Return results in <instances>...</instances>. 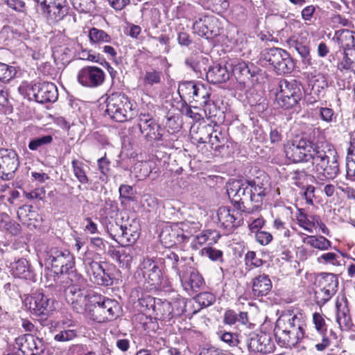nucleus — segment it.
I'll return each instance as SVG.
<instances>
[{
    "label": "nucleus",
    "instance_id": "obj_45",
    "mask_svg": "<svg viewBox=\"0 0 355 355\" xmlns=\"http://www.w3.org/2000/svg\"><path fill=\"white\" fill-rule=\"evenodd\" d=\"M218 338L229 347H236L240 344L239 334L225 331H220L217 333Z\"/></svg>",
    "mask_w": 355,
    "mask_h": 355
},
{
    "label": "nucleus",
    "instance_id": "obj_8",
    "mask_svg": "<svg viewBox=\"0 0 355 355\" xmlns=\"http://www.w3.org/2000/svg\"><path fill=\"white\" fill-rule=\"evenodd\" d=\"M304 96L301 84L295 80H281L275 93L279 107L289 110L297 106Z\"/></svg>",
    "mask_w": 355,
    "mask_h": 355
},
{
    "label": "nucleus",
    "instance_id": "obj_59",
    "mask_svg": "<svg viewBox=\"0 0 355 355\" xmlns=\"http://www.w3.org/2000/svg\"><path fill=\"white\" fill-rule=\"evenodd\" d=\"M336 309V321L350 315L349 310L347 306V301H344L343 303L337 302Z\"/></svg>",
    "mask_w": 355,
    "mask_h": 355
},
{
    "label": "nucleus",
    "instance_id": "obj_51",
    "mask_svg": "<svg viewBox=\"0 0 355 355\" xmlns=\"http://www.w3.org/2000/svg\"><path fill=\"white\" fill-rule=\"evenodd\" d=\"M340 257L334 252L324 253L318 257L317 261L319 263L331 264L333 266H340Z\"/></svg>",
    "mask_w": 355,
    "mask_h": 355
},
{
    "label": "nucleus",
    "instance_id": "obj_55",
    "mask_svg": "<svg viewBox=\"0 0 355 355\" xmlns=\"http://www.w3.org/2000/svg\"><path fill=\"white\" fill-rule=\"evenodd\" d=\"M202 254L209 257L214 261H223V252L220 250L216 249L213 247L204 248L202 249Z\"/></svg>",
    "mask_w": 355,
    "mask_h": 355
},
{
    "label": "nucleus",
    "instance_id": "obj_43",
    "mask_svg": "<svg viewBox=\"0 0 355 355\" xmlns=\"http://www.w3.org/2000/svg\"><path fill=\"white\" fill-rule=\"evenodd\" d=\"M336 293V291L325 289L316 286L315 291V298L316 304L319 306H323Z\"/></svg>",
    "mask_w": 355,
    "mask_h": 355
},
{
    "label": "nucleus",
    "instance_id": "obj_38",
    "mask_svg": "<svg viewBox=\"0 0 355 355\" xmlns=\"http://www.w3.org/2000/svg\"><path fill=\"white\" fill-rule=\"evenodd\" d=\"M191 99L198 103L201 106L209 101L211 92L210 88L205 86L203 84L197 83V87L193 90Z\"/></svg>",
    "mask_w": 355,
    "mask_h": 355
},
{
    "label": "nucleus",
    "instance_id": "obj_50",
    "mask_svg": "<svg viewBox=\"0 0 355 355\" xmlns=\"http://www.w3.org/2000/svg\"><path fill=\"white\" fill-rule=\"evenodd\" d=\"M319 111L320 119L328 123L336 121L337 115L333 109L327 107H317Z\"/></svg>",
    "mask_w": 355,
    "mask_h": 355
},
{
    "label": "nucleus",
    "instance_id": "obj_48",
    "mask_svg": "<svg viewBox=\"0 0 355 355\" xmlns=\"http://www.w3.org/2000/svg\"><path fill=\"white\" fill-rule=\"evenodd\" d=\"M17 73L15 67L9 66L6 64L0 62V80L2 82H8L13 78Z\"/></svg>",
    "mask_w": 355,
    "mask_h": 355
},
{
    "label": "nucleus",
    "instance_id": "obj_44",
    "mask_svg": "<svg viewBox=\"0 0 355 355\" xmlns=\"http://www.w3.org/2000/svg\"><path fill=\"white\" fill-rule=\"evenodd\" d=\"M297 220L300 227L311 233L313 232V228L315 227V223L318 221V216L301 214L298 216Z\"/></svg>",
    "mask_w": 355,
    "mask_h": 355
},
{
    "label": "nucleus",
    "instance_id": "obj_32",
    "mask_svg": "<svg viewBox=\"0 0 355 355\" xmlns=\"http://www.w3.org/2000/svg\"><path fill=\"white\" fill-rule=\"evenodd\" d=\"M318 287L325 289H330L331 291H336L338 287V279L337 276L333 273L322 272L321 273L318 279Z\"/></svg>",
    "mask_w": 355,
    "mask_h": 355
},
{
    "label": "nucleus",
    "instance_id": "obj_53",
    "mask_svg": "<svg viewBox=\"0 0 355 355\" xmlns=\"http://www.w3.org/2000/svg\"><path fill=\"white\" fill-rule=\"evenodd\" d=\"M312 89L315 94L319 95L321 90L328 87V83L323 74H318L313 77L312 80Z\"/></svg>",
    "mask_w": 355,
    "mask_h": 355
},
{
    "label": "nucleus",
    "instance_id": "obj_2",
    "mask_svg": "<svg viewBox=\"0 0 355 355\" xmlns=\"http://www.w3.org/2000/svg\"><path fill=\"white\" fill-rule=\"evenodd\" d=\"M286 157L295 163L311 160V172L317 182L324 184L339 173L338 155L334 146L326 141L313 143L306 137L295 138L285 147Z\"/></svg>",
    "mask_w": 355,
    "mask_h": 355
},
{
    "label": "nucleus",
    "instance_id": "obj_49",
    "mask_svg": "<svg viewBox=\"0 0 355 355\" xmlns=\"http://www.w3.org/2000/svg\"><path fill=\"white\" fill-rule=\"evenodd\" d=\"M53 141L51 135H44L33 139L28 144V148L31 150H37L40 148L51 144Z\"/></svg>",
    "mask_w": 355,
    "mask_h": 355
},
{
    "label": "nucleus",
    "instance_id": "obj_62",
    "mask_svg": "<svg viewBox=\"0 0 355 355\" xmlns=\"http://www.w3.org/2000/svg\"><path fill=\"white\" fill-rule=\"evenodd\" d=\"M45 195V191L43 188H37L30 192L24 191V196L28 200H42Z\"/></svg>",
    "mask_w": 355,
    "mask_h": 355
},
{
    "label": "nucleus",
    "instance_id": "obj_11",
    "mask_svg": "<svg viewBox=\"0 0 355 355\" xmlns=\"http://www.w3.org/2000/svg\"><path fill=\"white\" fill-rule=\"evenodd\" d=\"M135 277L139 283L157 288L162 284L163 275L159 263L146 258L140 263Z\"/></svg>",
    "mask_w": 355,
    "mask_h": 355
},
{
    "label": "nucleus",
    "instance_id": "obj_61",
    "mask_svg": "<svg viewBox=\"0 0 355 355\" xmlns=\"http://www.w3.org/2000/svg\"><path fill=\"white\" fill-rule=\"evenodd\" d=\"M211 232L210 231H202L199 234L196 235L192 242L193 246L198 248V245L205 244L209 239Z\"/></svg>",
    "mask_w": 355,
    "mask_h": 355
},
{
    "label": "nucleus",
    "instance_id": "obj_27",
    "mask_svg": "<svg viewBox=\"0 0 355 355\" xmlns=\"http://www.w3.org/2000/svg\"><path fill=\"white\" fill-rule=\"evenodd\" d=\"M333 40L345 51L351 49L355 46V33L348 29L336 31Z\"/></svg>",
    "mask_w": 355,
    "mask_h": 355
},
{
    "label": "nucleus",
    "instance_id": "obj_12",
    "mask_svg": "<svg viewBox=\"0 0 355 355\" xmlns=\"http://www.w3.org/2000/svg\"><path fill=\"white\" fill-rule=\"evenodd\" d=\"M121 306L115 300L100 297L90 310L91 318L97 322H106L116 319L119 314Z\"/></svg>",
    "mask_w": 355,
    "mask_h": 355
},
{
    "label": "nucleus",
    "instance_id": "obj_3",
    "mask_svg": "<svg viewBox=\"0 0 355 355\" xmlns=\"http://www.w3.org/2000/svg\"><path fill=\"white\" fill-rule=\"evenodd\" d=\"M306 322L301 313L288 312L276 321L274 335L277 343L284 347H293L305 337Z\"/></svg>",
    "mask_w": 355,
    "mask_h": 355
},
{
    "label": "nucleus",
    "instance_id": "obj_34",
    "mask_svg": "<svg viewBox=\"0 0 355 355\" xmlns=\"http://www.w3.org/2000/svg\"><path fill=\"white\" fill-rule=\"evenodd\" d=\"M294 67V62L290 54L286 51L283 53V56L279 62L274 66L273 69L277 74L282 75L291 73Z\"/></svg>",
    "mask_w": 355,
    "mask_h": 355
},
{
    "label": "nucleus",
    "instance_id": "obj_35",
    "mask_svg": "<svg viewBox=\"0 0 355 355\" xmlns=\"http://www.w3.org/2000/svg\"><path fill=\"white\" fill-rule=\"evenodd\" d=\"M302 242L320 250H329L331 246V242L323 236H306Z\"/></svg>",
    "mask_w": 355,
    "mask_h": 355
},
{
    "label": "nucleus",
    "instance_id": "obj_64",
    "mask_svg": "<svg viewBox=\"0 0 355 355\" xmlns=\"http://www.w3.org/2000/svg\"><path fill=\"white\" fill-rule=\"evenodd\" d=\"M245 261L247 264L250 263L255 267H259L263 264L261 259L257 257L255 252L249 251L245 255Z\"/></svg>",
    "mask_w": 355,
    "mask_h": 355
},
{
    "label": "nucleus",
    "instance_id": "obj_39",
    "mask_svg": "<svg viewBox=\"0 0 355 355\" xmlns=\"http://www.w3.org/2000/svg\"><path fill=\"white\" fill-rule=\"evenodd\" d=\"M202 106L204 107L203 112L205 116L210 119L211 122L214 123V124H217L220 121V115L223 113L215 103L209 100Z\"/></svg>",
    "mask_w": 355,
    "mask_h": 355
},
{
    "label": "nucleus",
    "instance_id": "obj_47",
    "mask_svg": "<svg viewBox=\"0 0 355 355\" xmlns=\"http://www.w3.org/2000/svg\"><path fill=\"white\" fill-rule=\"evenodd\" d=\"M195 300L201 308L207 307L214 303L216 297L212 293L202 292L196 295Z\"/></svg>",
    "mask_w": 355,
    "mask_h": 355
},
{
    "label": "nucleus",
    "instance_id": "obj_4",
    "mask_svg": "<svg viewBox=\"0 0 355 355\" xmlns=\"http://www.w3.org/2000/svg\"><path fill=\"white\" fill-rule=\"evenodd\" d=\"M165 259L176 272L183 289L189 295L198 292L204 285L202 277L195 268L187 263L185 258H180L175 252H169L166 254Z\"/></svg>",
    "mask_w": 355,
    "mask_h": 355
},
{
    "label": "nucleus",
    "instance_id": "obj_46",
    "mask_svg": "<svg viewBox=\"0 0 355 355\" xmlns=\"http://www.w3.org/2000/svg\"><path fill=\"white\" fill-rule=\"evenodd\" d=\"M26 342L33 354L37 355L44 352L45 345L42 338L31 336L26 339Z\"/></svg>",
    "mask_w": 355,
    "mask_h": 355
},
{
    "label": "nucleus",
    "instance_id": "obj_17",
    "mask_svg": "<svg viewBox=\"0 0 355 355\" xmlns=\"http://www.w3.org/2000/svg\"><path fill=\"white\" fill-rule=\"evenodd\" d=\"M19 165V157L15 150L0 148V178L2 180H12Z\"/></svg>",
    "mask_w": 355,
    "mask_h": 355
},
{
    "label": "nucleus",
    "instance_id": "obj_25",
    "mask_svg": "<svg viewBox=\"0 0 355 355\" xmlns=\"http://www.w3.org/2000/svg\"><path fill=\"white\" fill-rule=\"evenodd\" d=\"M47 9L44 11H37L38 12L45 15L49 24H54L62 20L68 13V6L67 3H62L60 6L58 4H48Z\"/></svg>",
    "mask_w": 355,
    "mask_h": 355
},
{
    "label": "nucleus",
    "instance_id": "obj_18",
    "mask_svg": "<svg viewBox=\"0 0 355 355\" xmlns=\"http://www.w3.org/2000/svg\"><path fill=\"white\" fill-rule=\"evenodd\" d=\"M247 346L249 352L253 353L269 354L275 349L274 342L267 334H250L247 340Z\"/></svg>",
    "mask_w": 355,
    "mask_h": 355
},
{
    "label": "nucleus",
    "instance_id": "obj_20",
    "mask_svg": "<svg viewBox=\"0 0 355 355\" xmlns=\"http://www.w3.org/2000/svg\"><path fill=\"white\" fill-rule=\"evenodd\" d=\"M202 131H205L207 134V137L205 139L200 137L198 142L202 144L209 142L211 148L218 151L225 146L227 137L218 125L214 124V126L209 125Z\"/></svg>",
    "mask_w": 355,
    "mask_h": 355
},
{
    "label": "nucleus",
    "instance_id": "obj_21",
    "mask_svg": "<svg viewBox=\"0 0 355 355\" xmlns=\"http://www.w3.org/2000/svg\"><path fill=\"white\" fill-rule=\"evenodd\" d=\"M10 274L15 278L35 282V273L30 263L24 258L10 263L9 266Z\"/></svg>",
    "mask_w": 355,
    "mask_h": 355
},
{
    "label": "nucleus",
    "instance_id": "obj_60",
    "mask_svg": "<svg viewBox=\"0 0 355 355\" xmlns=\"http://www.w3.org/2000/svg\"><path fill=\"white\" fill-rule=\"evenodd\" d=\"M254 234L256 241L262 245L269 244L272 240V234L266 231H259Z\"/></svg>",
    "mask_w": 355,
    "mask_h": 355
},
{
    "label": "nucleus",
    "instance_id": "obj_40",
    "mask_svg": "<svg viewBox=\"0 0 355 355\" xmlns=\"http://www.w3.org/2000/svg\"><path fill=\"white\" fill-rule=\"evenodd\" d=\"M135 254V250L129 246L121 250L116 251L115 253L120 266L125 268L130 266Z\"/></svg>",
    "mask_w": 355,
    "mask_h": 355
},
{
    "label": "nucleus",
    "instance_id": "obj_28",
    "mask_svg": "<svg viewBox=\"0 0 355 355\" xmlns=\"http://www.w3.org/2000/svg\"><path fill=\"white\" fill-rule=\"evenodd\" d=\"M232 73L238 78H245L250 79L255 76L257 69L252 63H247L244 61L235 60L232 64Z\"/></svg>",
    "mask_w": 355,
    "mask_h": 355
},
{
    "label": "nucleus",
    "instance_id": "obj_37",
    "mask_svg": "<svg viewBox=\"0 0 355 355\" xmlns=\"http://www.w3.org/2000/svg\"><path fill=\"white\" fill-rule=\"evenodd\" d=\"M89 41L92 44L110 43L112 37L102 29L93 27L89 31Z\"/></svg>",
    "mask_w": 355,
    "mask_h": 355
},
{
    "label": "nucleus",
    "instance_id": "obj_63",
    "mask_svg": "<svg viewBox=\"0 0 355 355\" xmlns=\"http://www.w3.org/2000/svg\"><path fill=\"white\" fill-rule=\"evenodd\" d=\"M306 177V173L304 171L296 170L291 173V179L293 181V184L297 187L302 184Z\"/></svg>",
    "mask_w": 355,
    "mask_h": 355
},
{
    "label": "nucleus",
    "instance_id": "obj_52",
    "mask_svg": "<svg viewBox=\"0 0 355 355\" xmlns=\"http://www.w3.org/2000/svg\"><path fill=\"white\" fill-rule=\"evenodd\" d=\"M123 225H119L117 223H110L106 226L107 232L118 243H119V239L123 235Z\"/></svg>",
    "mask_w": 355,
    "mask_h": 355
},
{
    "label": "nucleus",
    "instance_id": "obj_41",
    "mask_svg": "<svg viewBox=\"0 0 355 355\" xmlns=\"http://www.w3.org/2000/svg\"><path fill=\"white\" fill-rule=\"evenodd\" d=\"M197 87V84L193 81H186L180 83L178 87V94L182 100L190 101L192 98L193 90Z\"/></svg>",
    "mask_w": 355,
    "mask_h": 355
},
{
    "label": "nucleus",
    "instance_id": "obj_9",
    "mask_svg": "<svg viewBox=\"0 0 355 355\" xmlns=\"http://www.w3.org/2000/svg\"><path fill=\"white\" fill-rule=\"evenodd\" d=\"M46 264L51 266L55 274L64 275L65 280L71 272H77L75 268V258L66 249L51 247L46 251Z\"/></svg>",
    "mask_w": 355,
    "mask_h": 355
},
{
    "label": "nucleus",
    "instance_id": "obj_42",
    "mask_svg": "<svg viewBox=\"0 0 355 355\" xmlns=\"http://www.w3.org/2000/svg\"><path fill=\"white\" fill-rule=\"evenodd\" d=\"M71 3L77 11L83 13H91L96 9L95 0H71Z\"/></svg>",
    "mask_w": 355,
    "mask_h": 355
},
{
    "label": "nucleus",
    "instance_id": "obj_24",
    "mask_svg": "<svg viewBox=\"0 0 355 355\" xmlns=\"http://www.w3.org/2000/svg\"><path fill=\"white\" fill-rule=\"evenodd\" d=\"M61 330L54 336V340L58 342H67L77 336V324L69 319L62 320L59 323Z\"/></svg>",
    "mask_w": 355,
    "mask_h": 355
},
{
    "label": "nucleus",
    "instance_id": "obj_33",
    "mask_svg": "<svg viewBox=\"0 0 355 355\" xmlns=\"http://www.w3.org/2000/svg\"><path fill=\"white\" fill-rule=\"evenodd\" d=\"M123 235L119 239V244L123 246H130L139 239L140 233L136 227L130 225L123 227Z\"/></svg>",
    "mask_w": 355,
    "mask_h": 355
},
{
    "label": "nucleus",
    "instance_id": "obj_23",
    "mask_svg": "<svg viewBox=\"0 0 355 355\" xmlns=\"http://www.w3.org/2000/svg\"><path fill=\"white\" fill-rule=\"evenodd\" d=\"M272 287V282L268 275L261 274L255 277L252 280V291L256 297L266 296Z\"/></svg>",
    "mask_w": 355,
    "mask_h": 355
},
{
    "label": "nucleus",
    "instance_id": "obj_10",
    "mask_svg": "<svg viewBox=\"0 0 355 355\" xmlns=\"http://www.w3.org/2000/svg\"><path fill=\"white\" fill-rule=\"evenodd\" d=\"M105 112L112 120L123 123L132 117V104L124 94L113 93L107 98Z\"/></svg>",
    "mask_w": 355,
    "mask_h": 355
},
{
    "label": "nucleus",
    "instance_id": "obj_57",
    "mask_svg": "<svg viewBox=\"0 0 355 355\" xmlns=\"http://www.w3.org/2000/svg\"><path fill=\"white\" fill-rule=\"evenodd\" d=\"M35 2V8L37 11H44L47 9L48 4H58L60 6L62 3H67V0H33Z\"/></svg>",
    "mask_w": 355,
    "mask_h": 355
},
{
    "label": "nucleus",
    "instance_id": "obj_1",
    "mask_svg": "<svg viewBox=\"0 0 355 355\" xmlns=\"http://www.w3.org/2000/svg\"><path fill=\"white\" fill-rule=\"evenodd\" d=\"M268 177L263 173L253 179H239L229 182L227 193L235 209L220 207L216 211L218 227L226 234L232 233L239 227L242 220L241 212L251 213L253 209L245 204L251 203L259 207L266 195Z\"/></svg>",
    "mask_w": 355,
    "mask_h": 355
},
{
    "label": "nucleus",
    "instance_id": "obj_22",
    "mask_svg": "<svg viewBox=\"0 0 355 355\" xmlns=\"http://www.w3.org/2000/svg\"><path fill=\"white\" fill-rule=\"evenodd\" d=\"M312 322L316 331L322 336V342L315 345L318 351H323L330 345V340L327 336L328 325L325 321V315L319 312H315L312 315Z\"/></svg>",
    "mask_w": 355,
    "mask_h": 355
},
{
    "label": "nucleus",
    "instance_id": "obj_26",
    "mask_svg": "<svg viewBox=\"0 0 355 355\" xmlns=\"http://www.w3.org/2000/svg\"><path fill=\"white\" fill-rule=\"evenodd\" d=\"M163 73L162 70L153 67L146 68L139 80L145 88H150L162 82Z\"/></svg>",
    "mask_w": 355,
    "mask_h": 355
},
{
    "label": "nucleus",
    "instance_id": "obj_30",
    "mask_svg": "<svg viewBox=\"0 0 355 355\" xmlns=\"http://www.w3.org/2000/svg\"><path fill=\"white\" fill-rule=\"evenodd\" d=\"M207 62V58L199 55H191L185 61L186 64L193 70L198 77H201L203 74L206 75L208 71Z\"/></svg>",
    "mask_w": 355,
    "mask_h": 355
},
{
    "label": "nucleus",
    "instance_id": "obj_13",
    "mask_svg": "<svg viewBox=\"0 0 355 355\" xmlns=\"http://www.w3.org/2000/svg\"><path fill=\"white\" fill-rule=\"evenodd\" d=\"M91 252H85L83 257V261L87 274L91 281L101 286H110L112 284V279L103 268L101 262L95 261L89 255Z\"/></svg>",
    "mask_w": 355,
    "mask_h": 355
},
{
    "label": "nucleus",
    "instance_id": "obj_5",
    "mask_svg": "<svg viewBox=\"0 0 355 355\" xmlns=\"http://www.w3.org/2000/svg\"><path fill=\"white\" fill-rule=\"evenodd\" d=\"M65 284L64 295L67 301L75 311L84 313L88 303L86 279L80 274L73 272L69 274Z\"/></svg>",
    "mask_w": 355,
    "mask_h": 355
},
{
    "label": "nucleus",
    "instance_id": "obj_14",
    "mask_svg": "<svg viewBox=\"0 0 355 355\" xmlns=\"http://www.w3.org/2000/svg\"><path fill=\"white\" fill-rule=\"evenodd\" d=\"M78 83L87 89H96L101 87L105 80V73L96 66H85L77 73Z\"/></svg>",
    "mask_w": 355,
    "mask_h": 355
},
{
    "label": "nucleus",
    "instance_id": "obj_58",
    "mask_svg": "<svg viewBox=\"0 0 355 355\" xmlns=\"http://www.w3.org/2000/svg\"><path fill=\"white\" fill-rule=\"evenodd\" d=\"M198 355H233L232 353L214 347H203L200 349Z\"/></svg>",
    "mask_w": 355,
    "mask_h": 355
},
{
    "label": "nucleus",
    "instance_id": "obj_15",
    "mask_svg": "<svg viewBox=\"0 0 355 355\" xmlns=\"http://www.w3.org/2000/svg\"><path fill=\"white\" fill-rule=\"evenodd\" d=\"M26 306L36 315H49L53 310L54 301L42 292L37 291L26 297Z\"/></svg>",
    "mask_w": 355,
    "mask_h": 355
},
{
    "label": "nucleus",
    "instance_id": "obj_36",
    "mask_svg": "<svg viewBox=\"0 0 355 355\" xmlns=\"http://www.w3.org/2000/svg\"><path fill=\"white\" fill-rule=\"evenodd\" d=\"M71 166L74 176L81 184L89 183V178L87 175V169L89 167L87 165L81 161L73 159L71 162Z\"/></svg>",
    "mask_w": 355,
    "mask_h": 355
},
{
    "label": "nucleus",
    "instance_id": "obj_7",
    "mask_svg": "<svg viewBox=\"0 0 355 355\" xmlns=\"http://www.w3.org/2000/svg\"><path fill=\"white\" fill-rule=\"evenodd\" d=\"M19 93L30 100L40 103L55 102L58 97L56 85L50 82L35 83H22L18 89Z\"/></svg>",
    "mask_w": 355,
    "mask_h": 355
},
{
    "label": "nucleus",
    "instance_id": "obj_29",
    "mask_svg": "<svg viewBox=\"0 0 355 355\" xmlns=\"http://www.w3.org/2000/svg\"><path fill=\"white\" fill-rule=\"evenodd\" d=\"M206 77L213 84L222 83L229 80L230 73L225 66L216 64L209 68Z\"/></svg>",
    "mask_w": 355,
    "mask_h": 355
},
{
    "label": "nucleus",
    "instance_id": "obj_56",
    "mask_svg": "<svg viewBox=\"0 0 355 355\" xmlns=\"http://www.w3.org/2000/svg\"><path fill=\"white\" fill-rule=\"evenodd\" d=\"M346 179L355 182V155L347 154Z\"/></svg>",
    "mask_w": 355,
    "mask_h": 355
},
{
    "label": "nucleus",
    "instance_id": "obj_54",
    "mask_svg": "<svg viewBox=\"0 0 355 355\" xmlns=\"http://www.w3.org/2000/svg\"><path fill=\"white\" fill-rule=\"evenodd\" d=\"M338 69L349 73V78H352V75L355 76V62L348 58L345 53L343 60L338 64Z\"/></svg>",
    "mask_w": 355,
    "mask_h": 355
},
{
    "label": "nucleus",
    "instance_id": "obj_6",
    "mask_svg": "<svg viewBox=\"0 0 355 355\" xmlns=\"http://www.w3.org/2000/svg\"><path fill=\"white\" fill-rule=\"evenodd\" d=\"M132 128L138 130L147 141L155 142L157 146L164 148L173 147V140L171 139V135L162 132L160 125L148 114H141L137 123Z\"/></svg>",
    "mask_w": 355,
    "mask_h": 355
},
{
    "label": "nucleus",
    "instance_id": "obj_16",
    "mask_svg": "<svg viewBox=\"0 0 355 355\" xmlns=\"http://www.w3.org/2000/svg\"><path fill=\"white\" fill-rule=\"evenodd\" d=\"M220 28L218 17L212 15H200L193 24V32L208 40L220 35Z\"/></svg>",
    "mask_w": 355,
    "mask_h": 355
},
{
    "label": "nucleus",
    "instance_id": "obj_19",
    "mask_svg": "<svg viewBox=\"0 0 355 355\" xmlns=\"http://www.w3.org/2000/svg\"><path fill=\"white\" fill-rule=\"evenodd\" d=\"M287 42L291 48H293L298 53L304 64H311L309 40L306 33L295 34L288 39Z\"/></svg>",
    "mask_w": 355,
    "mask_h": 355
},
{
    "label": "nucleus",
    "instance_id": "obj_31",
    "mask_svg": "<svg viewBox=\"0 0 355 355\" xmlns=\"http://www.w3.org/2000/svg\"><path fill=\"white\" fill-rule=\"evenodd\" d=\"M286 51L280 48L266 49L261 52V60L265 64L268 63L272 67L278 63Z\"/></svg>",
    "mask_w": 355,
    "mask_h": 355
}]
</instances>
